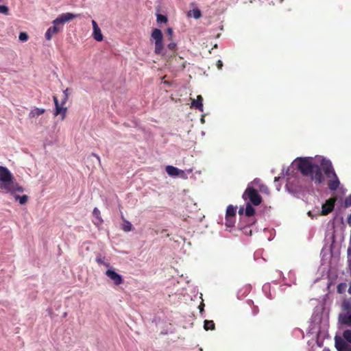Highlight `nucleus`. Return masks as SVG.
<instances>
[{
	"mask_svg": "<svg viewBox=\"0 0 351 351\" xmlns=\"http://www.w3.org/2000/svg\"><path fill=\"white\" fill-rule=\"evenodd\" d=\"M233 219L234 218H230L229 221H227L226 226H228L229 227H232L234 224Z\"/></svg>",
	"mask_w": 351,
	"mask_h": 351,
	"instance_id": "obj_37",
	"label": "nucleus"
},
{
	"mask_svg": "<svg viewBox=\"0 0 351 351\" xmlns=\"http://www.w3.org/2000/svg\"><path fill=\"white\" fill-rule=\"evenodd\" d=\"M336 199L335 198L328 199L325 204L322 205V215H327L332 211L335 206Z\"/></svg>",
	"mask_w": 351,
	"mask_h": 351,
	"instance_id": "obj_6",
	"label": "nucleus"
},
{
	"mask_svg": "<svg viewBox=\"0 0 351 351\" xmlns=\"http://www.w3.org/2000/svg\"><path fill=\"white\" fill-rule=\"evenodd\" d=\"M96 262L98 263V264H100V265H104L106 267H109L110 266V264L108 263H106L104 262V258L101 257V256H99L96 258Z\"/></svg>",
	"mask_w": 351,
	"mask_h": 351,
	"instance_id": "obj_28",
	"label": "nucleus"
},
{
	"mask_svg": "<svg viewBox=\"0 0 351 351\" xmlns=\"http://www.w3.org/2000/svg\"><path fill=\"white\" fill-rule=\"evenodd\" d=\"M339 322L343 325L351 326V312L339 315Z\"/></svg>",
	"mask_w": 351,
	"mask_h": 351,
	"instance_id": "obj_10",
	"label": "nucleus"
},
{
	"mask_svg": "<svg viewBox=\"0 0 351 351\" xmlns=\"http://www.w3.org/2000/svg\"><path fill=\"white\" fill-rule=\"evenodd\" d=\"M204 304L203 303H201V304L199 306L200 312H202L204 310Z\"/></svg>",
	"mask_w": 351,
	"mask_h": 351,
	"instance_id": "obj_41",
	"label": "nucleus"
},
{
	"mask_svg": "<svg viewBox=\"0 0 351 351\" xmlns=\"http://www.w3.org/2000/svg\"><path fill=\"white\" fill-rule=\"evenodd\" d=\"M167 47L171 50V51H173L175 50L176 47V44L175 43H170L168 45H167Z\"/></svg>",
	"mask_w": 351,
	"mask_h": 351,
	"instance_id": "obj_35",
	"label": "nucleus"
},
{
	"mask_svg": "<svg viewBox=\"0 0 351 351\" xmlns=\"http://www.w3.org/2000/svg\"><path fill=\"white\" fill-rule=\"evenodd\" d=\"M243 208H240V210H239V213L240 215H241V214H243Z\"/></svg>",
	"mask_w": 351,
	"mask_h": 351,
	"instance_id": "obj_45",
	"label": "nucleus"
},
{
	"mask_svg": "<svg viewBox=\"0 0 351 351\" xmlns=\"http://www.w3.org/2000/svg\"><path fill=\"white\" fill-rule=\"evenodd\" d=\"M122 229L125 232H130L132 230V225L130 221L124 220V224L123 225Z\"/></svg>",
	"mask_w": 351,
	"mask_h": 351,
	"instance_id": "obj_25",
	"label": "nucleus"
},
{
	"mask_svg": "<svg viewBox=\"0 0 351 351\" xmlns=\"http://www.w3.org/2000/svg\"><path fill=\"white\" fill-rule=\"evenodd\" d=\"M93 215L95 218H97L98 219L99 223H101L103 222V220L101 217L100 211L97 208H95L93 209Z\"/></svg>",
	"mask_w": 351,
	"mask_h": 351,
	"instance_id": "obj_24",
	"label": "nucleus"
},
{
	"mask_svg": "<svg viewBox=\"0 0 351 351\" xmlns=\"http://www.w3.org/2000/svg\"><path fill=\"white\" fill-rule=\"evenodd\" d=\"M79 16V14H74L71 12L63 13L52 21V24L63 25Z\"/></svg>",
	"mask_w": 351,
	"mask_h": 351,
	"instance_id": "obj_4",
	"label": "nucleus"
},
{
	"mask_svg": "<svg viewBox=\"0 0 351 351\" xmlns=\"http://www.w3.org/2000/svg\"><path fill=\"white\" fill-rule=\"evenodd\" d=\"M254 213H255V210L252 207V204L247 202L246 204V208H245V215L247 217H252L254 215Z\"/></svg>",
	"mask_w": 351,
	"mask_h": 351,
	"instance_id": "obj_20",
	"label": "nucleus"
},
{
	"mask_svg": "<svg viewBox=\"0 0 351 351\" xmlns=\"http://www.w3.org/2000/svg\"><path fill=\"white\" fill-rule=\"evenodd\" d=\"M260 191L264 193H269V189L265 185H262L260 188Z\"/></svg>",
	"mask_w": 351,
	"mask_h": 351,
	"instance_id": "obj_34",
	"label": "nucleus"
},
{
	"mask_svg": "<svg viewBox=\"0 0 351 351\" xmlns=\"http://www.w3.org/2000/svg\"><path fill=\"white\" fill-rule=\"evenodd\" d=\"M13 176L10 171L5 167L0 166V188L5 190L12 184Z\"/></svg>",
	"mask_w": 351,
	"mask_h": 351,
	"instance_id": "obj_3",
	"label": "nucleus"
},
{
	"mask_svg": "<svg viewBox=\"0 0 351 351\" xmlns=\"http://www.w3.org/2000/svg\"><path fill=\"white\" fill-rule=\"evenodd\" d=\"M92 25L93 27V36L97 41L103 40V35L100 28L99 27L97 22L95 20L92 21Z\"/></svg>",
	"mask_w": 351,
	"mask_h": 351,
	"instance_id": "obj_9",
	"label": "nucleus"
},
{
	"mask_svg": "<svg viewBox=\"0 0 351 351\" xmlns=\"http://www.w3.org/2000/svg\"><path fill=\"white\" fill-rule=\"evenodd\" d=\"M9 9L6 5H0V13L4 14H8Z\"/></svg>",
	"mask_w": 351,
	"mask_h": 351,
	"instance_id": "obj_31",
	"label": "nucleus"
},
{
	"mask_svg": "<svg viewBox=\"0 0 351 351\" xmlns=\"http://www.w3.org/2000/svg\"><path fill=\"white\" fill-rule=\"evenodd\" d=\"M15 199L19 200L21 204H25L28 200V197L26 195L22 196L15 195Z\"/></svg>",
	"mask_w": 351,
	"mask_h": 351,
	"instance_id": "obj_23",
	"label": "nucleus"
},
{
	"mask_svg": "<svg viewBox=\"0 0 351 351\" xmlns=\"http://www.w3.org/2000/svg\"><path fill=\"white\" fill-rule=\"evenodd\" d=\"M19 38L22 42H26L29 38V36L26 32H21Z\"/></svg>",
	"mask_w": 351,
	"mask_h": 351,
	"instance_id": "obj_27",
	"label": "nucleus"
},
{
	"mask_svg": "<svg viewBox=\"0 0 351 351\" xmlns=\"http://www.w3.org/2000/svg\"><path fill=\"white\" fill-rule=\"evenodd\" d=\"M242 197L244 200H249L250 204L254 206H258L261 204L263 199L258 192L251 186H247L245 190Z\"/></svg>",
	"mask_w": 351,
	"mask_h": 351,
	"instance_id": "obj_2",
	"label": "nucleus"
},
{
	"mask_svg": "<svg viewBox=\"0 0 351 351\" xmlns=\"http://www.w3.org/2000/svg\"><path fill=\"white\" fill-rule=\"evenodd\" d=\"M62 29V27L59 26L58 24H53L52 27H50L48 28L45 33V38L47 40H50L52 38V36L56 34H58L60 30Z\"/></svg>",
	"mask_w": 351,
	"mask_h": 351,
	"instance_id": "obj_8",
	"label": "nucleus"
},
{
	"mask_svg": "<svg viewBox=\"0 0 351 351\" xmlns=\"http://www.w3.org/2000/svg\"><path fill=\"white\" fill-rule=\"evenodd\" d=\"M193 16L196 19H199L202 16L201 11L199 9L193 10Z\"/></svg>",
	"mask_w": 351,
	"mask_h": 351,
	"instance_id": "obj_29",
	"label": "nucleus"
},
{
	"mask_svg": "<svg viewBox=\"0 0 351 351\" xmlns=\"http://www.w3.org/2000/svg\"><path fill=\"white\" fill-rule=\"evenodd\" d=\"M106 275L110 278L116 285H119L123 283L122 276L112 269H108L106 271Z\"/></svg>",
	"mask_w": 351,
	"mask_h": 351,
	"instance_id": "obj_7",
	"label": "nucleus"
},
{
	"mask_svg": "<svg viewBox=\"0 0 351 351\" xmlns=\"http://www.w3.org/2000/svg\"><path fill=\"white\" fill-rule=\"evenodd\" d=\"M341 309L348 313L351 312V297L343 300L341 305Z\"/></svg>",
	"mask_w": 351,
	"mask_h": 351,
	"instance_id": "obj_16",
	"label": "nucleus"
},
{
	"mask_svg": "<svg viewBox=\"0 0 351 351\" xmlns=\"http://www.w3.org/2000/svg\"><path fill=\"white\" fill-rule=\"evenodd\" d=\"M154 53L158 55L164 56V45L162 41L155 42Z\"/></svg>",
	"mask_w": 351,
	"mask_h": 351,
	"instance_id": "obj_18",
	"label": "nucleus"
},
{
	"mask_svg": "<svg viewBox=\"0 0 351 351\" xmlns=\"http://www.w3.org/2000/svg\"><path fill=\"white\" fill-rule=\"evenodd\" d=\"M217 67L218 69L221 70L223 67V62L221 60H219L217 62Z\"/></svg>",
	"mask_w": 351,
	"mask_h": 351,
	"instance_id": "obj_36",
	"label": "nucleus"
},
{
	"mask_svg": "<svg viewBox=\"0 0 351 351\" xmlns=\"http://www.w3.org/2000/svg\"><path fill=\"white\" fill-rule=\"evenodd\" d=\"M348 267H349V270L350 271H351V259L349 260V261H348Z\"/></svg>",
	"mask_w": 351,
	"mask_h": 351,
	"instance_id": "obj_44",
	"label": "nucleus"
},
{
	"mask_svg": "<svg viewBox=\"0 0 351 351\" xmlns=\"http://www.w3.org/2000/svg\"><path fill=\"white\" fill-rule=\"evenodd\" d=\"M5 191L8 193H15L16 192L22 193L23 191V188L19 185V184L12 181V184H10V185H9L8 189H6Z\"/></svg>",
	"mask_w": 351,
	"mask_h": 351,
	"instance_id": "obj_11",
	"label": "nucleus"
},
{
	"mask_svg": "<svg viewBox=\"0 0 351 351\" xmlns=\"http://www.w3.org/2000/svg\"><path fill=\"white\" fill-rule=\"evenodd\" d=\"M53 101H54L55 107H58V106L60 105L59 104V101H58V98H57L56 96H53Z\"/></svg>",
	"mask_w": 351,
	"mask_h": 351,
	"instance_id": "obj_38",
	"label": "nucleus"
},
{
	"mask_svg": "<svg viewBox=\"0 0 351 351\" xmlns=\"http://www.w3.org/2000/svg\"><path fill=\"white\" fill-rule=\"evenodd\" d=\"M191 104L200 112H203V97L202 95H197L196 99H193Z\"/></svg>",
	"mask_w": 351,
	"mask_h": 351,
	"instance_id": "obj_12",
	"label": "nucleus"
},
{
	"mask_svg": "<svg viewBox=\"0 0 351 351\" xmlns=\"http://www.w3.org/2000/svg\"><path fill=\"white\" fill-rule=\"evenodd\" d=\"M335 340V348L338 351H351V346L342 338L336 336Z\"/></svg>",
	"mask_w": 351,
	"mask_h": 351,
	"instance_id": "obj_5",
	"label": "nucleus"
},
{
	"mask_svg": "<svg viewBox=\"0 0 351 351\" xmlns=\"http://www.w3.org/2000/svg\"><path fill=\"white\" fill-rule=\"evenodd\" d=\"M347 222L350 226H351V214L348 217Z\"/></svg>",
	"mask_w": 351,
	"mask_h": 351,
	"instance_id": "obj_40",
	"label": "nucleus"
},
{
	"mask_svg": "<svg viewBox=\"0 0 351 351\" xmlns=\"http://www.w3.org/2000/svg\"><path fill=\"white\" fill-rule=\"evenodd\" d=\"M69 89L66 88V90H64V99L62 100V105H64L66 101H67L68 99V97H69Z\"/></svg>",
	"mask_w": 351,
	"mask_h": 351,
	"instance_id": "obj_32",
	"label": "nucleus"
},
{
	"mask_svg": "<svg viewBox=\"0 0 351 351\" xmlns=\"http://www.w3.org/2000/svg\"><path fill=\"white\" fill-rule=\"evenodd\" d=\"M167 32L169 35L172 36L173 29L171 27L167 28Z\"/></svg>",
	"mask_w": 351,
	"mask_h": 351,
	"instance_id": "obj_39",
	"label": "nucleus"
},
{
	"mask_svg": "<svg viewBox=\"0 0 351 351\" xmlns=\"http://www.w3.org/2000/svg\"><path fill=\"white\" fill-rule=\"evenodd\" d=\"M297 169L306 177H309L315 184H321L324 181L322 171L328 178V186L331 191H336L340 184L339 180L334 170L330 160L322 158L320 165L312 162L311 158H299L296 163Z\"/></svg>",
	"mask_w": 351,
	"mask_h": 351,
	"instance_id": "obj_1",
	"label": "nucleus"
},
{
	"mask_svg": "<svg viewBox=\"0 0 351 351\" xmlns=\"http://www.w3.org/2000/svg\"><path fill=\"white\" fill-rule=\"evenodd\" d=\"M343 339L351 343V330H346L343 332Z\"/></svg>",
	"mask_w": 351,
	"mask_h": 351,
	"instance_id": "obj_26",
	"label": "nucleus"
},
{
	"mask_svg": "<svg viewBox=\"0 0 351 351\" xmlns=\"http://www.w3.org/2000/svg\"><path fill=\"white\" fill-rule=\"evenodd\" d=\"M344 203L346 207L351 206V194L346 198Z\"/></svg>",
	"mask_w": 351,
	"mask_h": 351,
	"instance_id": "obj_33",
	"label": "nucleus"
},
{
	"mask_svg": "<svg viewBox=\"0 0 351 351\" xmlns=\"http://www.w3.org/2000/svg\"><path fill=\"white\" fill-rule=\"evenodd\" d=\"M215 324L213 320H205L204 328L206 330H214Z\"/></svg>",
	"mask_w": 351,
	"mask_h": 351,
	"instance_id": "obj_21",
	"label": "nucleus"
},
{
	"mask_svg": "<svg viewBox=\"0 0 351 351\" xmlns=\"http://www.w3.org/2000/svg\"><path fill=\"white\" fill-rule=\"evenodd\" d=\"M236 215V208L232 205H229L226 209V219L229 221L230 218H234Z\"/></svg>",
	"mask_w": 351,
	"mask_h": 351,
	"instance_id": "obj_15",
	"label": "nucleus"
},
{
	"mask_svg": "<svg viewBox=\"0 0 351 351\" xmlns=\"http://www.w3.org/2000/svg\"><path fill=\"white\" fill-rule=\"evenodd\" d=\"M348 292L351 295V282H350L349 288L348 289Z\"/></svg>",
	"mask_w": 351,
	"mask_h": 351,
	"instance_id": "obj_43",
	"label": "nucleus"
},
{
	"mask_svg": "<svg viewBox=\"0 0 351 351\" xmlns=\"http://www.w3.org/2000/svg\"><path fill=\"white\" fill-rule=\"evenodd\" d=\"M152 39L155 42H160L163 40V35L160 29L155 28L153 29L152 35Z\"/></svg>",
	"mask_w": 351,
	"mask_h": 351,
	"instance_id": "obj_13",
	"label": "nucleus"
},
{
	"mask_svg": "<svg viewBox=\"0 0 351 351\" xmlns=\"http://www.w3.org/2000/svg\"><path fill=\"white\" fill-rule=\"evenodd\" d=\"M63 105H60L58 106V107H56V110H55V112H54V115L55 116H57L58 114H61L62 115V120L64 119L65 118V116H66V111H67V108H65V107H63L62 106Z\"/></svg>",
	"mask_w": 351,
	"mask_h": 351,
	"instance_id": "obj_17",
	"label": "nucleus"
},
{
	"mask_svg": "<svg viewBox=\"0 0 351 351\" xmlns=\"http://www.w3.org/2000/svg\"><path fill=\"white\" fill-rule=\"evenodd\" d=\"M165 169L166 172L171 176H178L180 173L183 172L182 170L171 165L167 166Z\"/></svg>",
	"mask_w": 351,
	"mask_h": 351,
	"instance_id": "obj_14",
	"label": "nucleus"
},
{
	"mask_svg": "<svg viewBox=\"0 0 351 351\" xmlns=\"http://www.w3.org/2000/svg\"><path fill=\"white\" fill-rule=\"evenodd\" d=\"M350 274H351V271H350Z\"/></svg>",
	"mask_w": 351,
	"mask_h": 351,
	"instance_id": "obj_46",
	"label": "nucleus"
},
{
	"mask_svg": "<svg viewBox=\"0 0 351 351\" xmlns=\"http://www.w3.org/2000/svg\"><path fill=\"white\" fill-rule=\"evenodd\" d=\"M93 156H95L99 160V162H100V157L97 154H93Z\"/></svg>",
	"mask_w": 351,
	"mask_h": 351,
	"instance_id": "obj_42",
	"label": "nucleus"
},
{
	"mask_svg": "<svg viewBox=\"0 0 351 351\" xmlns=\"http://www.w3.org/2000/svg\"><path fill=\"white\" fill-rule=\"evenodd\" d=\"M347 288V285L345 282L339 283L337 287V291L339 293L342 294L345 293Z\"/></svg>",
	"mask_w": 351,
	"mask_h": 351,
	"instance_id": "obj_22",
	"label": "nucleus"
},
{
	"mask_svg": "<svg viewBox=\"0 0 351 351\" xmlns=\"http://www.w3.org/2000/svg\"><path fill=\"white\" fill-rule=\"evenodd\" d=\"M45 112V109L43 108H34L32 109L29 114V118H34L36 117H38L41 114H43Z\"/></svg>",
	"mask_w": 351,
	"mask_h": 351,
	"instance_id": "obj_19",
	"label": "nucleus"
},
{
	"mask_svg": "<svg viewBox=\"0 0 351 351\" xmlns=\"http://www.w3.org/2000/svg\"><path fill=\"white\" fill-rule=\"evenodd\" d=\"M167 21V16L162 15V14L157 15V22L158 23H166Z\"/></svg>",
	"mask_w": 351,
	"mask_h": 351,
	"instance_id": "obj_30",
	"label": "nucleus"
}]
</instances>
